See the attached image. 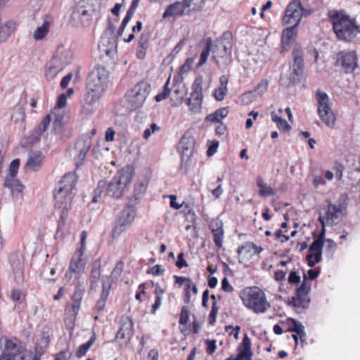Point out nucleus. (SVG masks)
<instances>
[{"label":"nucleus","instance_id":"f257e3e1","mask_svg":"<svg viewBox=\"0 0 360 360\" xmlns=\"http://www.w3.org/2000/svg\"><path fill=\"white\" fill-rule=\"evenodd\" d=\"M109 82V72L103 65L96 66L89 73L86 82V93L82 112L86 115L93 114L96 104L105 91Z\"/></svg>","mask_w":360,"mask_h":360},{"label":"nucleus","instance_id":"f03ea898","mask_svg":"<svg viewBox=\"0 0 360 360\" xmlns=\"http://www.w3.org/2000/svg\"><path fill=\"white\" fill-rule=\"evenodd\" d=\"M133 175L132 167L127 166L118 171L109 182L103 180L100 181L94 190L91 202H98V198L104 191L110 197L120 198L122 196L127 185L131 181Z\"/></svg>","mask_w":360,"mask_h":360},{"label":"nucleus","instance_id":"7ed1b4c3","mask_svg":"<svg viewBox=\"0 0 360 360\" xmlns=\"http://www.w3.org/2000/svg\"><path fill=\"white\" fill-rule=\"evenodd\" d=\"M78 177L75 172L65 174L55 192V208L60 211V218L65 219L71 209V202L74 195Z\"/></svg>","mask_w":360,"mask_h":360},{"label":"nucleus","instance_id":"20e7f679","mask_svg":"<svg viewBox=\"0 0 360 360\" xmlns=\"http://www.w3.org/2000/svg\"><path fill=\"white\" fill-rule=\"evenodd\" d=\"M333 28L340 40L351 41L360 34V25L354 18L342 11H333L328 13Z\"/></svg>","mask_w":360,"mask_h":360},{"label":"nucleus","instance_id":"39448f33","mask_svg":"<svg viewBox=\"0 0 360 360\" xmlns=\"http://www.w3.org/2000/svg\"><path fill=\"white\" fill-rule=\"evenodd\" d=\"M240 297L243 305L255 314H264L271 307L264 292L258 287L245 288Z\"/></svg>","mask_w":360,"mask_h":360},{"label":"nucleus","instance_id":"423d86ee","mask_svg":"<svg viewBox=\"0 0 360 360\" xmlns=\"http://www.w3.org/2000/svg\"><path fill=\"white\" fill-rule=\"evenodd\" d=\"M73 60V53L69 48L59 46L46 66L45 77L47 80H53Z\"/></svg>","mask_w":360,"mask_h":360},{"label":"nucleus","instance_id":"0eeeda50","mask_svg":"<svg viewBox=\"0 0 360 360\" xmlns=\"http://www.w3.org/2000/svg\"><path fill=\"white\" fill-rule=\"evenodd\" d=\"M231 49L232 42L229 37L226 38V34L212 45V58L219 68H224L231 63Z\"/></svg>","mask_w":360,"mask_h":360},{"label":"nucleus","instance_id":"6e6552de","mask_svg":"<svg viewBox=\"0 0 360 360\" xmlns=\"http://www.w3.org/2000/svg\"><path fill=\"white\" fill-rule=\"evenodd\" d=\"M316 100L319 117L327 126L333 127L335 122V117L331 108L329 96L326 93L317 90L316 91Z\"/></svg>","mask_w":360,"mask_h":360},{"label":"nucleus","instance_id":"1a4fd4ad","mask_svg":"<svg viewBox=\"0 0 360 360\" xmlns=\"http://www.w3.org/2000/svg\"><path fill=\"white\" fill-rule=\"evenodd\" d=\"M0 360H38L32 354L25 349L15 342L10 340H5L3 354Z\"/></svg>","mask_w":360,"mask_h":360},{"label":"nucleus","instance_id":"9d476101","mask_svg":"<svg viewBox=\"0 0 360 360\" xmlns=\"http://www.w3.org/2000/svg\"><path fill=\"white\" fill-rule=\"evenodd\" d=\"M150 91V86L145 82L136 84L127 94V100L131 109L142 106Z\"/></svg>","mask_w":360,"mask_h":360},{"label":"nucleus","instance_id":"9b49d317","mask_svg":"<svg viewBox=\"0 0 360 360\" xmlns=\"http://www.w3.org/2000/svg\"><path fill=\"white\" fill-rule=\"evenodd\" d=\"M136 217V210L134 207L127 206L117 216L115 226L112 231V237L118 238L124 233L127 228L131 224Z\"/></svg>","mask_w":360,"mask_h":360},{"label":"nucleus","instance_id":"f8f14e48","mask_svg":"<svg viewBox=\"0 0 360 360\" xmlns=\"http://www.w3.org/2000/svg\"><path fill=\"white\" fill-rule=\"evenodd\" d=\"M293 63L290 65V77L289 82L285 83L284 78L282 77L281 81L283 84L288 85L290 83L297 84L301 82L304 77V63L302 58V51L299 47H295L292 51Z\"/></svg>","mask_w":360,"mask_h":360},{"label":"nucleus","instance_id":"ddd939ff","mask_svg":"<svg viewBox=\"0 0 360 360\" xmlns=\"http://www.w3.org/2000/svg\"><path fill=\"white\" fill-rule=\"evenodd\" d=\"M309 11L304 10L298 0L292 1L287 7L285 15L283 17V23L297 26L302 15H307Z\"/></svg>","mask_w":360,"mask_h":360},{"label":"nucleus","instance_id":"4468645a","mask_svg":"<svg viewBox=\"0 0 360 360\" xmlns=\"http://www.w3.org/2000/svg\"><path fill=\"white\" fill-rule=\"evenodd\" d=\"M336 65H340L345 72H353L357 67V54L355 51H340L335 56Z\"/></svg>","mask_w":360,"mask_h":360},{"label":"nucleus","instance_id":"2eb2a0df","mask_svg":"<svg viewBox=\"0 0 360 360\" xmlns=\"http://www.w3.org/2000/svg\"><path fill=\"white\" fill-rule=\"evenodd\" d=\"M311 283L307 281L306 276H304L301 286L297 290L296 295L292 297L291 303L295 307L305 309L307 308L310 302L309 292L310 291Z\"/></svg>","mask_w":360,"mask_h":360},{"label":"nucleus","instance_id":"dca6fc26","mask_svg":"<svg viewBox=\"0 0 360 360\" xmlns=\"http://www.w3.org/2000/svg\"><path fill=\"white\" fill-rule=\"evenodd\" d=\"M345 210L346 205L343 203H329L325 209V214L322 217L324 218L327 225H336L340 221Z\"/></svg>","mask_w":360,"mask_h":360},{"label":"nucleus","instance_id":"f3484780","mask_svg":"<svg viewBox=\"0 0 360 360\" xmlns=\"http://www.w3.org/2000/svg\"><path fill=\"white\" fill-rule=\"evenodd\" d=\"M86 232L83 231L81 235V247L75 252L69 266V269H70L71 271H77L81 274H83L84 271L86 259L83 257V255L86 250Z\"/></svg>","mask_w":360,"mask_h":360},{"label":"nucleus","instance_id":"a211bd4d","mask_svg":"<svg viewBox=\"0 0 360 360\" xmlns=\"http://www.w3.org/2000/svg\"><path fill=\"white\" fill-rule=\"evenodd\" d=\"M85 288L84 285L79 283L75 288L73 295L72 296L71 303L66 309V311L74 318L77 316L79 312Z\"/></svg>","mask_w":360,"mask_h":360},{"label":"nucleus","instance_id":"6ab92c4d","mask_svg":"<svg viewBox=\"0 0 360 360\" xmlns=\"http://www.w3.org/2000/svg\"><path fill=\"white\" fill-rule=\"evenodd\" d=\"M133 335V323L128 316H122L120 319V327L117 333L116 338L123 340L124 344H127Z\"/></svg>","mask_w":360,"mask_h":360},{"label":"nucleus","instance_id":"aec40b11","mask_svg":"<svg viewBox=\"0 0 360 360\" xmlns=\"http://www.w3.org/2000/svg\"><path fill=\"white\" fill-rule=\"evenodd\" d=\"M323 246V245L321 244V240H314L310 245L309 254L306 257L308 265L310 267L314 266L321 261Z\"/></svg>","mask_w":360,"mask_h":360},{"label":"nucleus","instance_id":"412c9836","mask_svg":"<svg viewBox=\"0 0 360 360\" xmlns=\"http://www.w3.org/2000/svg\"><path fill=\"white\" fill-rule=\"evenodd\" d=\"M238 354L231 356L225 360H251L252 352L251 350V341L247 334L244 335L243 341L238 349Z\"/></svg>","mask_w":360,"mask_h":360},{"label":"nucleus","instance_id":"4be33fe9","mask_svg":"<svg viewBox=\"0 0 360 360\" xmlns=\"http://www.w3.org/2000/svg\"><path fill=\"white\" fill-rule=\"evenodd\" d=\"M113 280L110 276H103L102 278V292L99 300L97 301L95 309L98 312L102 311L105 306L108 298L110 290L112 288Z\"/></svg>","mask_w":360,"mask_h":360},{"label":"nucleus","instance_id":"5701e85b","mask_svg":"<svg viewBox=\"0 0 360 360\" xmlns=\"http://www.w3.org/2000/svg\"><path fill=\"white\" fill-rule=\"evenodd\" d=\"M44 156L40 152H31L28 154L27 160L25 164L27 170L35 172L41 167Z\"/></svg>","mask_w":360,"mask_h":360},{"label":"nucleus","instance_id":"b1692460","mask_svg":"<svg viewBox=\"0 0 360 360\" xmlns=\"http://www.w3.org/2000/svg\"><path fill=\"white\" fill-rule=\"evenodd\" d=\"M98 49L101 53H104L106 56H110L116 51V39L114 37H102L98 45Z\"/></svg>","mask_w":360,"mask_h":360},{"label":"nucleus","instance_id":"393cba45","mask_svg":"<svg viewBox=\"0 0 360 360\" xmlns=\"http://www.w3.org/2000/svg\"><path fill=\"white\" fill-rule=\"evenodd\" d=\"M91 146L89 140H86L83 142L78 141L76 143L75 149L78 150L79 153L75 158V165L79 167L84 160L86 153H88Z\"/></svg>","mask_w":360,"mask_h":360},{"label":"nucleus","instance_id":"a878e982","mask_svg":"<svg viewBox=\"0 0 360 360\" xmlns=\"http://www.w3.org/2000/svg\"><path fill=\"white\" fill-rule=\"evenodd\" d=\"M50 115L51 120H53V130L56 132L60 131L65 122L64 110L54 108Z\"/></svg>","mask_w":360,"mask_h":360},{"label":"nucleus","instance_id":"bb28decb","mask_svg":"<svg viewBox=\"0 0 360 360\" xmlns=\"http://www.w3.org/2000/svg\"><path fill=\"white\" fill-rule=\"evenodd\" d=\"M296 27L297 26L292 25V26L283 31L281 37V49L283 51L288 50L291 41L296 35Z\"/></svg>","mask_w":360,"mask_h":360},{"label":"nucleus","instance_id":"cd10ccee","mask_svg":"<svg viewBox=\"0 0 360 360\" xmlns=\"http://www.w3.org/2000/svg\"><path fill=\"white\" fill-rule=\"evenodd\" d=\"M219 82V86L215 89L212 94L214 98L217 101H223L228 93V77L226 75H222L220 77Z\"/></svg>","mask_w":360,"mask_h":360},{"label":"nucleus","instance_id":"c85d7f7f","mask_svg":"<svg viewBox=\"0 0 360 360\" xmlns=\"http://www.w3.org/2000/svg\"><path fill=\"white\" fill-rule=\"evenodd\" d=\"M148 186V181L146 179H142L137 181L134 184L133 191V197L135 200L139 202L144 196Z\"/></svg>","mask_w":360,"mask_h":360},{"label":"nucleus","instance_id":"c756f323","mask_svg":"<svg viewBox=\"0 0 360 360\" xmlns=\"http://www.w3.org/2000/svg\"><path fill=\"white\" fill-rule=\"evenodd\" d=\"M101 278V264L95 262L90 274V288L92 290H96L98 288L99 281Z\"/></svg>","mask_w":360,"mask_h":360},{"label":"nucleus","instance_id":"7c9ffc66","mask_svg":"<svg viewBox=\"0 0 360 360\" xmlns=\"http://www.w3.org/2000/svg\"><path fill=\"white\" fill-rule=\"evenodd\" d=\"M186 10L184 4L180 1H176L167 6V9L164 12L162 17L167 18L171 16L182 15Z\"/></svg>","mask_w":360,"mask_h":360},{"label":"nucleus","instance_id":"2f4dec72","mask_svg":"<svg viewBox=\"0 0 360 360\" xmlns=\"http://www.w3.org/2000/svg\"><path fill=\"white\" fill-rule=\"evenodd\" d=\"M17 23L13 20H8L4 24L0 25V38L1 41H6L15 31Z\"/></svg>","mask_w":360,"mask_h":360},{"label":"nucleus","instance_id":"473e14b6","mask_svg":"<svg viewBox=\"0 0 360 360\" xmlns=\"http://www.w3.org/2000/svg\"><path fill=\"white\" fill-rule=\"evenodd\" d=\"M287 322L290 326L288 330L297 333L300 337V340L302 342L304 341L306 338V333L302 323L293 319H288Z\"/></svg>","mask_w":360,"mask_h":360},{"label":"nucleus","instance_id":"72a5a7b5","mask_svg":"<svg viewBox=\"0 0 360 360\" xmlns=\"http://www.w3.org/2000/svg\"><path fill=\"white\" fill-rule=\"evenodd\" d=\"M268 87V82L266 80H262L259 83L254 91H249L243 94L242 97L243 100H250L253 98L262 95L266 91Z\"/></svg>","mask_w":360,"mask_h":360},{"label":"nucleus","instance_id":"f704fd0d","mask_svg":"<svg viewBox=\"0 0 360 360\" xmlns=\"http://www.w3.org/2000/svg\"><path fill=\"white\" fill-rule=\"evenodd\" d=\"M51 120V115H47L42 120L38 128L32 134L33 143L38 141L43 133L46 130Z\"/></svg>","mask_w":360,"mask_h":360},{"label":"nucleus","instance_id":"c9c22d12","mask_svg":"<svg viewBox=\"0 0 360 360\" xmlns=\"http://www.w3.org/2000/svg\"><path fill=\"white\" fill-rule=\"evenodd\" d=\"M5 186L11 189L12 193H21L23 190V186L15 176H6L5 179Z\"/></svg>","mask_w":360,"mask_h":360},{"label":"nucleus","instance_id":"e433bc0d","mask_svg":"<svg viewBox=\"0 0 360 360\" xmlns=\"http://www.w3.org/2000/svg\"><path fill=\"white\" fill-rule=\"evenodd\" d=\"M202 96H196L191 94L190 98L186 101V103L191 112L197 113L200 111L202 107Z\"/></svg>","mask_w":360,"mask_h":360},{"label":"nucleus","instance_id":"4c0bfd02","mask_svg":"<svg viewBox=\"0 0 360 360\" xmlns=\"http://www.w3.org/2000/svg\"><path fill=\"white\" fill-rule=\"evenodd\" d=\"M228 109L226 108H221L217 109L214 112L209 114L206 117V120L212 122H221L228 115Z\"/></svg>","mask_w":360,"mask_h":360},{"label":"nucleus","instance_id":"58836bf2","mask_svg":"<svg viewBox=\"0 0 360 360\" xmlns=\"http://www.w3.org/2000/svg\"><path fill=\"white\" fill-rule=\"evenodd\" d=\"M257 185L259 188V193L261 196L268 197L274 194V189L267 186L261 177H257Z\"/></svg>","mask_w":360,"mask_h":360},{"label":"nucleus","instance_id":"ea45409f","mask_svg":"<svg viewBox=\"0 0 360 360\" xmlns=\"http://www.w3.org/2000/svg\"><path fill=\"white\" fill-rule=\"evenodd\" d=\"M72 16L74 18H78L80 20V24L82 26L88 25L91 20V15L86 9L75 11L72 14Z\"/></svg>","mask_w":360,"mask_h":360},{"label":"nucleus","instance_id":"a19ab883","mask_svg":"<svg viewBox=\"0 0 360 360\" xmlns=\"http://www.w3.org/2000/svg\"><path fill=\"white\" fill-rule=\"evenodd\" d=\"M49 30V22H44L41 26L38 27L33 32V38L35 40H41L44 39L48 34Z\"/></svg>","mask_w":360,"mask_h":360},{"label":"nucleus","instance_id":"79ce46f5","mask_svg":"<svg viewBox=\"0 0 360 360\" xmlns=\"http://www.w3.org/2000/svg\"><path fill=\"white\" fill-rule=\"evenodd\" d=\"M271 120L277 125V127L283 131H289L291 127L288 124L285 120L277 115L274 112L271 113Z\"/></svg>","mask_w":360,"mask_h":360},{"label":"nucleus","instance_id":"37998d69","mask_svg":"<svg viewBox=\"0 0 360 360\" xmlns=\"http://www.w3.org/2000/svg\"><path fill=\"white\" fill-rule=\"evenodd\" d=\"M96 335L94 333L92 336L90 338V339L88 340L87 342L81 345L77 352H76V356L79 358L84 356L89 349L91 347V345L95 342L96 341Z\"/></svg>","mask_w":360,"mask_h":360},{"label":"nucleus","instance_id":"c03bdc74","mask_svg":"<svg viewBox=\"0 0 360 360\" xmlns=\"http://www.w3.org/2000/svg\"><path fill=\"white\" fill-rule=\"evenodd\" d=\"M211 49H212V39L210 38H208L206 41L205 48L202 51V53L200 54V60L197 65V66L198 68L201 67L207 62V60L210 55Z\"/></svg>","mask_w":360,"mask_h":360},{"label":"nucleus","instance_id":"a18cd8bd","mask_svg":"<svg viewBox=\"0 0 360 360\" xmlns=\"http://www.w3.org/2000/svg\"><path fill=\"white\" fill-rule=\"evenodd\" d=\"M202 77H198L195 78L192 85V95L196 96H202Z\"/></svg>","mask_w":360,"mask_h":360},{"label":"nucleus","instance_id":"49530a36","mask_svg":"<svg viewBox=\"0 0 360 360\" xmlns=\"http://www.w3.org/2000/svg\"><path fill=\"white\" fill-rule=\"evenodd\" d=\"M173 93L177 96V98L172 105H177L181 104L186 93L185 87L182 85L175 86Z\"/></svg>","mask_w":360,"mask_h":360},{"label":"nucleus","instance_id":"de8ad7c7","mask_svg":"<svg viewBox=\"0 0 360 360\" xmlns=\"http://www.w3.org/2000/svg\"><path fill=\"white\" fill-rule=\"evenodd\" d=\"M82 274L79 273L77 271H71V269L68 268L65 273V278L68 283L70 284H73L79 280Z\"/></svg>","mask_w":360,"mask_h":360},{"label":"nucleus","instance_id":"09e8293b","mask_svg":"<svg viewBox=\"0 0 360 360\" xmlns=\"http://www.w3.org/2000/svg\"><path fill=\"white\" fill-rule=\"evenodd\" d=\"M214 236V242L216 246L219 248L222 247L223 245V239H224V229H221L217 231H214L212 232Z\"/></svg>","mask_w":360,"mask_h":360},{"label":"nucleus","instance_id":"8fccbe9b","mask_svg":"<svg viewBox=\"0 0 360 360\" xmlns=\"http://www.w3.org/2000/svg\"><path fill=\"white\" fill-rule=\"evenodd\" d=\"M169 84V78L167 80V82L164 86L163 91L155 96V99L157 102H160V101L166 99L168 97V96L170 93V90L168 88Z\"/></svg>","mask_w":360,"mask_h":360},{"label":"nucleus","instance_id":"3c124183","mask_svg":"<svg viewBox=\"0 0 360 360\" xmlns=\"http://www.w3.org/2000/svg\"><path fill=\"white\" fill-rule=\"evenodd\" d=\"M19 160H13L10 164L8 174L7 175V176H15L19 169Z\"/></svg>","mask_w":360,"mask_h":360},{"label":"nucleus","instance_id":"603ef678","mask_svg":"<svg viewBox=\"0 0 360 360\" xmlns=\"http://www.w3.org/2000/svg\"><path fill=\"white\" fill-rule=\"evenodd\" d=\"M189 320V311L187 307H183L181 311V315L179 318V323L181 325H186Z\"/></svg>","mask_w":360,"mask_h":360},{"label":"nucleus","instance_id":"864d4df0","mask_svg":"<svg viewBox=\"0 0 360 360\" xmlns=\"http://www.w3.org/2000/svg\"><path fill=\"white\" fill-rule=\"evenodd\" d=\"M326 242L327 243L326 252L330 256H332L336 250L337 244L332 239L329 238L326 239Z\"/></svg>","mask_w":360,"mask_h":360},{"label":"nucleus","instance_id":"5fc2aeb1","mask_svg":"<svg viewBox=\"0 0 360 360\" xmlns=\"http://www.w3.org/2000/svg\"><path fill=\"white\" fill-rule=\"evenodd\" d=\"M160 129V127H158L155 123H152L150 126V128H148L144 130L143 137L145 139H148L153 133H154L156 131H159Z\"/></svg>","mask_w":360,"mask_h":360},{"label":"nucleus","instance_id":"6e6d98bb","mask_svg":"<svg viewBox=\"0 0 360 360\" xmlns=\"http://www.w3.org/2000/svg\"><path fill=\"white\" fill-rule=\"evenodd\" d=\"M13 120L15 122H22L25 119V112L23 109L21 107H18L15 108V112L12 116Z\"/></svg>","mask_w":360,"mask_h":360},{"label":"nucleus","instance_id":"4d7b16f0","mask_svg":"<svg viewBox=\"0 0 360 360\" xmlns=\"http://www.w3.org/2000/svg\"><path fill=\"white\" fill-rule=\"evenodd\" d=\"M319 221H320V223L321 224L322 229H321V231L319 237L316 240H321V244L323 245L324 240H324L325 231H326L325 227H326V225H327V224H326V222H325V219L323 217H322L321 215L319 216Z\"/></svg>","mask_w":360,"mask_h":360},{"label":"nucleus","instance_id":"13d9d810","mask_svg":"<svg viewBox=\"0 0 360 360\" xmlns=\"http://www.w3.org/2000/svg\"><path fill=\"white\" fill-rule=\"evenodd\" d=\"M123 262L120 261L118 262L115 268L112 269V273H111V276H109L110 277L112 278V276H114V277H119L120 275H121V273L122 271V269H123Z\"/></svg>","mask_w":360,"mask_h":360},{"label":"nucleus","instance_id":"bf43d9fd","mask_svg":"<svg viewBox=\"0 0 360 360\" xmlns=\"http://www.w3.org/2000/svg\"><path fill=\"white\" fill-rule=\"evenodd\" d=\"M210 229L211 231H217L221 229H223V223L222 221L219 219H213L210 221Z\"/></svg>","mask_w":360,"mask_h":360},{"label":"nucleus","instance_id":"052dcab7","mask_svg":"<svg viewBox=\"0 0 360 360\" xmlns=\"http://www.w3.org/2000/svg\"><path fill=\"white\" fill-rule=\"evenodd\" d=\"M337 180L340 181L343 176L344 167L341 164L336 163L333 167Z\"/></svg>","mask_w":360,"mask_h":360},{"label":"nucleus","instance_id":"680f3d73","mask_svg":"<svg viewBox=\"0 0 360 360\" xmlns=\"http://www.w3.org/2000/svg\"><path fill=\"white\" fill-rule=\"evenodd\" d=\"M149 40V34L143 32L139 37L138 46L148 47Z\"/></svg>","mask_w":360,"mask_h":360},{"label":"nucleus","instance_id":"e2e57ef3","mask_svg":"<svg viewBox=\"0 0 360 360\" xmlns=\"http://www.w3.org/2000/svg\"><path fill=\"white\" fill-rule=\"evenodd\" d=\"M165 272V269L162 267V265L156 264L153 266L150 271H148L149 274H151L154 276H160L163 274Z\"/></svg>","mask_w":360,"mask_h":360},{"label":"nucleus","instance_id":"0e129e2a","mask_svg":"<svg viewBox=\"0 0 360 360\" xmlns=\"http://www.w3.org/2000/svg\"><path fill=\"white\" fill-rule=\"evenodd\" d=\"M221 289L226 292H232L233 291V287L230 284L226 277H224L221 281Z\"/></svg>","mask_w":360,"mask_h":360},{"label":"nucleus","instance_id":"69168bd1","mask_svg":"<svg viewBox=\"0 0 360 360\" xmlns=\"http://www.w3.org/2000/svg\"><path fill=\"white\" fill-rule=\"evenodd\" d=\"M217 313L218 307H217L216 302H213L212 309L209 315V321L210 323H212L215 321Z\"/></svg>","mask_w":360,"mask_h":360},{"label":"nucleus","instance_id":"338daca9","mask_svg":"<svg viewBox=\"0 0 360 360\" xmlns=\"http://www.w3.org/2000/svg\"><path fill=\"white\" fill-rule=\"evenodd\" d=\"M176 266L179 269L188 266V263L184 259V254L183 252H181L178 255Z\"/></svg>","mask_w":360,"mask_h":360},{"label":"nucleus","instance_id":"774afa93","mask_svg":"<svg viewBox=\"0 0 360 360\" xmlns=\"http://www.w3.org/2000/svg\"><path fill=\"white\" fill-rule=\"evenodd\" d=\"M71 356L72 353L70 350H64L56 355L55 360H69Z\"/></svg>","mask_w":360,"mask_h":360}]
</instances>
